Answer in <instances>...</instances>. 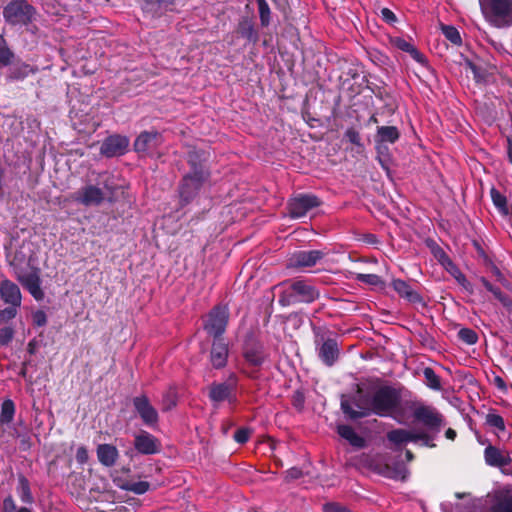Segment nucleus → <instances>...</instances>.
I'll return each instance as SVG.
<instances>
[{
	"mask_svg": "<svg viewBox=\"0 0 512 512\" xmlns=\"http://www.w3.org/2000/svg\"><path fill=\"white\" fill-rule=\"evenodd\" d=\"M399 131L395 126H380L377 129V150L382 154V150L386 149L384 143H395L399 139Z\"/></svg>",
	"mask_w": 512,
	"mask_h": 512,
	"instance_id": "obj_20",
	"label": "nucleus"
},
{
	"mask_svg": "<svg viewBox=\"0 0 512 512\" xmlns=\"http://www.w3.org/2000/svg\"><path fill=\"white\" fill-rule=\"evenodd\" d=\"M414 416L430 429H438L442 424L441 415L431 407H419L415 410Z\"/></svg>",
	"mask_w": 512,
	"mask_h": 512,
	"instance_id": "obj_16",
	"label": "nucleus"
},
{
	"mask_svg": "<svg viewBox=\"0 0 512 512\" xmlns=\"http://www.w3.org/2000/svg\"><path fill=\"white\" fill-rule=\"evenodd\" d=\"M470 67H471V70H472L474 76L477 77L476 67L471 64H470Z\"/></svg>",
	"mask_w": 512,
	"mask_h": 512,
	"instance_id": "obj_60",
	"label": "nucleus"
},
{
	"mask_svg": "<svg viewBox=\"0 0 512 512\" xmlns=\"http://www.w3.org/2000/svg\"><path fill=\"white\" fill-rule=\"evenodd\" d=\"M337 432L343 439L347 440L352 446L356 448L364 447V438L359 436L351 426L338 425Z\"/></svg>",
	"mask_w": 512,
	"mask_h": 512,
	"instance_id": "obj_23",
	"label": "nucleus"
},
{
	"mask_svg": "<svg viewBox=\"0 0 512 512\" xmlns=\"http://www.w3.org/2000/svg\"><path fill=\"white\" fill-rule=\"evenodd\" d=\"M13 58V53L4 45H0V63L3 65L10 64Z\"/></svg>",
	"mask_w": 512,
	"mask_h": 512,
	"instance_id": "obj_43",
	"label": "nucleus"
},
{
	"mask_svg": "<svg viewBox=\"0 0 512 512\" xmlns=\"http://www.w3.org/2000/svg\"><path fill=\"white\" fill-rule=\"evenodd\" d=\"M323 252L319 250L298 251L290 258L291 267H312L323 258Z\"/></svg>",
	"mask_w": 512,
	"mask_h": 512,
	"instance_id": "obj_15",
	"label": "nucleus"
},
{
	"mask_svg": "<svg viewBox=\"0 0 512 512\" xmlns=\"http://www.w3.org/2000/svg\"><path fill=\"white\" fill-rule=\"evenodd\" d=\"M301 474V470L295 467L287 471V477L291 479H297L301 476Z\"/></svg>",
	"mask_w": 512,
	"mask_h": 512,
	"instance_id": "obj_53",
	"label": "nucleus"
},
{
	"mask_svg": "<svg viewBox=\"0 0 512 512\" xmlns=\"http://www.w3.org/2000/svg\"><path fill=\"white\" fill-rule=\"evenodd\" d=\"M259 6V15L262 25L267 26L270 20V9L265 0H257Z\"/></svg>",
	"mask_w": 512,
	"mask_h": 512,
	"instance_id": "obj_39",
	"label": "nucleus"
},
{
	"mask_svg": "<svg viewBox=\"0 0 512 512\" xmlns=\"http://www.w3.org/2000/svg\"><path fill=\"white\" fill-rule=\"evenodd\" d=\"M480 8L487 19L497 28L512 25V0H479Z\"/></svg>",
	"mask_w": 512,
	"mask_h": 512,
	"instance_id": "obj_4",
	"label": "nucleus"
},
{
	"mask_svg": "<svg viewBox=\"0 0 512 512\" xmlns=\"http://www.w3.org/2000/svg\"><path fill=\"white\" fill-rule=\"evenodd\" d=\"M507 156L508 160L512 165V138H507Z\"/></svg>",
	"mask_w": 512,
	"mask_h": 512,
	"instance_id": "obj_54",
	"label": "nucleus"
},
{
	"mask_svg": "<svg viewBox=\"0 0 512 512\" xmlns=\"http://www.w3.org/2000/svg\"><path fill=\"white\" fill-rule=\"evenodd\" d=\"M492 201L496 208L503 214L508 213L506 197L497 189L492 188L490 191Z\"/></svg>",
	"mask_w": 512,
	"mask_h": 512,
	"instance_id": "obj_32",
	"label": "nucleus"
},
{
	"mask_svg": "<svg viewBox=\"0 0 512 512\" xmlns=\"http://www.w3.org/2000/svg\"><path fill=\"white\" fill-rule=\"evenodd\" d=\"M391 43L393 44V46L407 53H410L414 47V45L410 41H407L406 39L401 37L393 38L391 40Z\"/></svg>",
	"mask_w": 512,
	"mask_h": 512,
	"instance_id": "obj_40",
	"label": "nucleus"
},
{
	"mask_svg": "<svg viewBox=\"0 0 512 512\" xmlns=\"http://www.w3.org/2000/svg\"><path fill=\"white\" fill-rule=\"evenodd\" d=\"M5 20L13 25H27L32 22L35 9L26 0H13L4 8Z\"/></svg>",
	"mask_w": 512,
	"mask_h": 512,
	"instance_id": "obj_5",
	"label": "nucleus"
},
{
	"mask_svg": "<svg viewBox=\"0 0 512 512\" xmlns=\"http://www.w3.org/2000/svg\"><path fill=\"white\" fill-rule=\"evenodd\" d=\"M228 346L222 341L214 342L211 349L210 360L214 368H223L227 363Z\"/></svg>",
	"mask_w": 512,
	"mask_h": 512,
	"instance_id": "obj_21",
	"label": "nucleus"
},
{
	"mask_svg": "<svg viewBox=\"0 0 512 512\" xmlns=\"http://www.w3.org/2000/svg\"><path fill=\"white\" fill-rule=\"evenodd\" d=\"M250 436V431L248 429H239L234 434V439L236 442L243 444L248 441Z\"/></svg>",
	"mask_w": 512,
	"mask_h": 512,
	"instance_id": "obj_45",
	"label": "nucleus"
},
{
	"mask_svg": "<svg viewBox=\"0 0 512 512\" xmlns=\"http://www.w3.org/2000/svg\"><path fill=\"white\" fill-rule=\"evenodd\" d=\"M371 121L376 122L377 120H376V118H375V117H372V118H371Z\"/></svg>",
	"mask_w": 512,
	"mask_h": 512,
	"instance_id": "obj_63",
	"label": "nucleus"
},
{
	"mask_svg": "<svg viewBox=\"0 0 512 512\" xmlns=\"http://www.w3.org/2000/svg\"><path fill=\"white\" fill-rule=\"evenodd\" d=\"M345 137L352 143V144H355V145H358L360 146L361 145V138H360V135L359 133L353 129V128H350L348 129L346 132H345Z\"/></svg>",
	"mask_w": 512,
	"mask_h": 512,
	"instance_id": "obj_44",
	"label": "nucleus"
},
{
	"mask_svg": "<svg viewBox=\"0 0 512 512\" xmlns=\"http://www.w3.org/2000/svg\"><path fill=\"white\" fill-rule=\"evenodd\" d=\"M135 410L142 421L148 426H154L158 422V413L146 396L136 397L133 400Z\"/></svg>",
	"mask_w": 512,
	"mask_h": 512,
	"instance_id": "obj_11",
	"label": "nucleus"
},
{
	"mask_svg": "<svg viewBox=\"0 0 512 512\" xmlns=\"http://www.w3.org/2000/svg\"><path fill=\"white\" fill-rule=\"evenodd\" d=\"M381 16L388 23H393L396 21L395 14L388 8H383L381 10Z\"/></svg>",
	"mask_w": 512,
	"mask_h": 512,
	"instance_id": "obj_51",
	"label": "nucleus"
},
{
	"mask_svg": "<svg viewBox=\"0 0 512 512\" xmlns=\"http://www.w3.org/2000/svg\"><path fill=\"white\" fill-rule=\"evenodd\" d=\"M492 512H512V497L500 499L493 507Z\"/></svg>",
	"mask_w": 512,
	"mask_h": 512,
	"instance_id": "obj_37",
	"label": "nucleus"
},
{
	"mask_svg": "<svg viewBox=\"0 0 512 512\" xmlns=\"http://www.w3.org/2000/svg\"><path fill=\"white\" fill-rule=\"evenodd\" d=\"M323 512H351L346 507L337 503H328L323 507Z\"/></svg>",
	"mask_w": 512,
	"mask_h": 512,
	"instance_id": "obj_46",
	"label": "nucleus"
},
{
	"mask_svg": "<svg viewBox=\"0 0 512 512\" xmlns=\"http://www.w3.org/2000/svg\"><path fill=\"white\" fill-rule=\"evenodd\" d=\"M406 457H407L408 460H411L412 457H413L412 453L409 450L406 451Z\"/></svg>",
	"mask_w": 512,
	"mask_h": 512,
	"instance_id": "obj_59",
	"label": "nucleus"
},
{
	"mask_svg": "<svg viewBox=\"0 0 512 512\" xmlns=\"http://www.w3.org/2000/svg\"><path fill=\"white\" fill-rule=\"evenodd\" d=\"M17 279L36 300L43 299L44 293L40 286L41 280L38 270L30 269L28 271L18 272Z\"/></svg>",
	"mask_w": 512,
	"mask_h": 512,
	"instance_id": "obj_9",
	"label": "nucleus"
},
{
	"mask_svg": "<svg viewBox=\"0 0 512 512\" xmlns=\"http://www.w3.org/2000/svg\"><path fill=\"white\" fill-rule=\"evenodd\" d=\"M459 338L469 345L475 344L478 340L476 332L469 328L461 329L459 331Z\"/></svg>",
	"mask_w": 512,
	"mask_h": 512,
	"instance_id": "obj_38",
	"label": "nucleus"
},
{
	"mask_svg": "<svg viewBox=\"0 0 512 512\" xmlns=\"http://www.w3.org/2000/svg\"><path fill=\"white\" fill-rule=\"evenodd\" d=\"M445 435H446V437H447L448 439H450V440H454V439H455V437H456V432H455V430H453V429L449 428V429L446 431Z\"/></svg>",
	"mask_w": 512,
	"mask_h": 512,
	"instance_id": "obj_55",
	"label": "nucleus"
},
{
	"mask_svg": "<svg viewBox=\"0 0 512 512\" xmlns=\"http://www.w3.org/2000/svg\"><path fill=\"white\" fill-rule=\"evenodd\" d=\"M456 497L461 498V497H462V494L457 493V494H456Z\"/></svg>",
	"mask_w": 512,
	"mask_h": 512,
	"instance_id": "obj_62",
	"label": "nucleus"
},
{
	"mask_svg": "<svg viewBox=\"0 0 512 512\" xmlns=\"http://www.w3.org/2000/svg\"><path fill=\"white\" fill-rule=\"evenodd\" d=\"M483 286L490 291L496 299H498L505 307L512 306L511 300L504 295L501 290L497 287H494L489 281H487L485 278L480 279Z\"/></svg>",
	"mask_w": 512,
	"mask_h": 512,
	"instance_id": "obj_29",
	"label": "nucleus"
},
{
	"mask_svg": "<svg viewBox=\"0 0 512 512\" xmlns=\"http://www.w3.org/2000/svg\"><path fill=\"white\" fill-rule=\"evenodd\" d=\"M129 146V139L121 135L108 137L101 146V154L106 157H115L125 154Z\"/></svg>",
	"mask_w": 512,
	"mask_h": 512,
	"instance_id": "obj_10",
	"label": "nucleus"
},
{
	"mask_svg": "<svg viewBox=\"0 0 512 512\" xmlns=\"http://www.w3.org/2000/svg\"><path fill=\"white\" fill-rule=\"evenodd\" d=\"M115 189L113 176L109 173H102L99 174L95 184H85L71 195V199L86 207L99 206L105 200L112 199Z\"/></svg>",
	"mask_w": 512,
	"mask_h": 512,
	"instance_id": "obj_2",
	"label": "nucleus"
},
{
	"mask_svg": "<svg viewBox=\"0 0 512 512\" xmlns=\"http://www.w3.org/2000/svg\"><path fill=\"white\" fill-rule=\"evenodd\" d=\"M163 404L165 410H169L174 407L176 405L174 395L172 393H168L163 400Z\"/></svg>",
	"mask_w": 512,
	"mask_h": 512,
	"instance_id": "obj_52",
	"label": "nucleus"
},
{
	"mask_svg": "<svg viewBox=\"0 0 512 512\" xmlns=\"http://www.w3.org/2000/svg\"><path fill=\"white\" fill-rule=\"evenodd\" d=\"M356 279L371 286H383V280L376 274H357Z\"/></svg>",
	"mask_w": 512,
	"mask_h": 512,
	"instance_id": "obj_36",
	"label": "nucleus"
},
{
	"mask_svg": "<svg viewBox=\"0 0 512 512\" xmlns=\"http://www.w3.org/2000/svg\"><path fill=\"white\" fill-rule=\"evenodd\" d=\"M318 356L327 366H332L339 356L338 343L334 339L325 340L318 347Z\"/></svg>",
	"mask_w": 512,
	"mask_h": 512,
	"instance_id": "obj_18",
	"label": "nucleus"
},
{
	"mask_svg": "<svg viewBox=\"0 0 512 512\" xmlns=\"http://www.w3.org/2000/svg\"><path fill=\"white\" fill-rule=\"evenodd\" d=\"M244 357L250 364L258 366L263 363L265 355L260 345H254L245 349Z\"/></svg>",
	"mask_w": 512,
	"mask_h": 512,
	"instance_id": "obj_26",
	"label": "nucleus"
},
{
	"mask_svg": "<svg viewBox=\"0 0 512 512\" xmlns=\"http://www.w3.org/2000/svg\"><path fill=\"white\" fill-rule=\"evenodd\" d=\"M15 413L14 403L11 400H5L1 406L0 420L3 423L12 421Z\"/></svg>",
	"mask_w": 512,
	"mask_h": 512,
	"instance_id": "obj_33",
	"label": "nucleus"
},
{
	"mask_svg": "<svg viewBox=\"0 0 512 512\" xmlns=\"http://www.w3.org/2000/svg\"><path fill=\"white\" fill-rule=\"evenodd\" d=\"M454 277L465 289L472 291L470 282L460 271L456 270L454 273Z\"/></svg>",
	"mask_w": 512,
	"mask_h": 512,
	"instance_id": "obj_49",
	"label": "nucleus"
},
{
	"mask_svg": "<svg viewBox=\"0 0 512 512\" xmlns=\"http://www.w3.org/2000/svg\"><path fill=\"white\" fill-rule=\"evenodd\" d=\"M379 161H380V163H381L382 167L386 168V167H385V165H384V161L382 160V158H379Z\"/></svg>",
	"mask_w": 512,
	"mask_h": 512,
	"instance_id": "obj_61",
	"label": "nucleus"
},
{
	"mask_svg": "<svg viewBox=\"0 0 512 512\" xmlns=\"http://www.w3.org/2000/svg\"><path fill=\"white\" fill-rule=\"evenodd\" d=\"M88 451L85 447L81 446L76 451V460L79 464H85L88 461Z\"/></svg>",
	"mask_w": 512,
	"mask_h": 512,
	"instance_id": "obj_48",
	"label": "nucleus"
},
{
	"mask_svg": "<svg viewBox=\"0 0 512 512\" xmlns=\"http://www.w3.org/2000/svg\"><path fill=\"white\" fill-rule=\"evenodd\" d=\"M320 205L319 199L311 194H300L289 202V214L292 218H301Z\"/></svg>",
	"mask_w": 512,
	"mask_h": 512,
	"instance_id": "obj_8",
	"label": "nucleus"
},
{
	"mask_svg": "<svg viewBox=\"0 0 512 512\" xmlns=\"http://www.w3.org/2000/svg\"><path fill=\"white\" fill-rule=\"evenodd\" d=\"M484 458L486 464L493 467H504L511 463V459L508 455L492 445L485 448Z\"/></svg>",
	"mask_w": 512,
	"mask_h": 512,
	"instance_id": "obj_19",
	"label": "nucleus"
},
{
	"mask_svg": "<svg viewBox=\"0 0 512 512\" xmlns=\"http://www.w3.org/2000/svg\"><path fill=\"white\" fill-rule=\"evenodd\" d=\"M411 57L418 62L419 64H426L425 56L414 46L411 52L409 53Z\"/></svg>",
	"mask_w": 512,
	"mask_h": 512,
	"instance_id": "obj_50",
	"label": "nucleus"
},
{
	"mask_svg": "<svg viewBox=\"0 0 512 512\" xmlns=\"http://www.w3.org/2000/svg\"><path fill=\"white\" fill-rule=\"evenodd\" d=\"M387 439L395 445L417 442L419 440L424 441L427 445L429 440L426 434H419L405 429H395L388 432Z\"/></svg>",
	"mask_w": 512,
	"mask_h": 512,
	"instance_id": "obj_14",
	"label": "nucleus"
},
{
	"mask_svg": "<svg viewBox=\"0 0 512 512\" xmlns=\"http://www.w3.org/2000/svg\"><path fill=\"white\" fill-rule=\"evenodd\" d=\"M14 331L10 327L0 329V345H7L13 338Z\"/></svg>",
	"mask_w": 512,
	"mask_h": 512,
	"instance_id": "obj_42",
	"label": "nucleus"
},
{
	"mask_svg": "<svg viewBox=\"0 0 512 512\" xmlns=\"http://www.w3.org/2000/svg\"><path fill=\"white\" fill-rule=\"evenodd\" d=\"M96 452L99 462L106 467L113 466L119 457L117 448L110 444H100Z\"/></svg>",
	"mask_w": 512,
	"mask_h": 512,
	"instance_id": "obj_22",
	"label": "nucleus"
},
{
	"mask_svg": "<svg viewBox=\"0 0 512 512\" xmlns=\"http://www.w3.org/2000/svg\"><path fill=\"white\" fill-rule=\"evenodd\" d=\"M17 492L23 502H33L29 481L24 476H20L18 479Z\"/></svg>",
	"mask_w": 512,
	"mask_h": 512,
	"instance_id": "obj_27",
	"label": "nucleus"
},
{
	"mask_svg": "<svg viewBox=\"0 0 512 512\" xmlns=\"http://www.w3.org/2000/svg\"><path fill=\"white\" fill-rule=\"evenodd\" d=\"M0 295L2 300L14 307H18L21 304V292L19 287L9 281L4 280L0 284Z\"/></svg>",
	"mask_w": 512,
	"mask_h": 512,
	"instance_id": "obj_17",
	"label": "nucleus"
},
{
	"mask_svg": "<svg viewBox=\"0 0 512 512\" xmlns=\"http://www.w3.org/2000/svg\"><path fill=\"white\" fill-rule=\"evenodd\" d=\"M423 375L425 378L426 385L433 389V390H440L441 389V382L439 376L435 373V371L430 368L426 367L423 370Z\"/></svg>",
	"mask_w": 512,
	"mask_h": 512,
	"instance_id": "obj_30",
	"label": "nucleus"
},
{
	"mask_svg": "<svg viewBox=\"0 0 512 512\" xmlns=\"http://www.w3.org/2000/svg\"><path fill=\"white\" fill-rule=\"evenodd\" d=\"M202 155L196 152L189 154L191 171L184 176L180 186V198L184 203H189L198 194L201 187L208 180L209 173L202 165Z\"/></svg>",
	"mask_w": 512,
	"mask_h": 512,
	"instance_id": "obj_3",
	"label": "nucleus"
},
{
	"mask_svg": "<svg viewBox=\"0 0 512 512\" xmlns=\"http://www.w3.org/2000/svg\"><path fill=\"white\" fill-rule=\"evenodd\" d=\"M486 424L490 427L495 428L498 431H505V422L502 416L494 412H490L486 415Z\"/></svg>",
	"mask_w": 512,
	"mask_h": 512,
	"instance_id": "obj_34",
	"label": "nucleus"
},
{
	"mask_svg": "<svg viewBox=\"0 0 512 512\" xmlns=\"http://www.w3.org/2000/svg\"><path fill=\"white\" fill-rule=\"evenodd\" d=\"M121 487L127 491L141 495L149 490L150 484L146 481H127Z\"/></svg>",
	"mask_w": 512,
	"mask_h": 512,
	"instance_id": "obj_31",
	"label": "nucleus"
},
{
	"mask_svg": "<svg viewBox=\"0 0 512 512\" xmlns=\"http://www.w3.org/2000/svg\"><path fill=\"white\" fill-rule=\"evenodd\" d=\"M157 2L164 7H168L174 3V0H157Z\"/></svg>",
	"mask_w": 512,
	"mask_h": 512,
	"instance_id": "obj_56",
	"label": "nucleus"
},
{
	"mask_svg": "<svg viewBox=\"0 0 512 512\" xmlns=\"http://www.w3.org/2000/svg\"><path fill=\"white\" fill-rule=\"evenodd\" d=\"M495 382H496V385L498 386V388H500V389L505 388V383L500 377H496Z\"/></svg>",
	"mask_w": 512,
	"mask_h": 512,
	"instance_id": "obj_58",
	"label": "nucleus"
},
{
	"mask_svg": "<svg viewBox=\"0 0 512 512\" xmlns=\"http://www.w3.org/2000/svg\"><path fill=\"white\" fill-rule=\"evenodd\" d=\"M35 70L26 63H16L10 68V77L13 79H23Z\"/></svg>",
	"mask_w": 512,
	"mask_h": 512,
	"instance_id": "obj_28",
	"label": "nucleus"
},
{
	"mask_svg": "<svg viewBox=\"0 0 512 512\" xmlns=\"http://www.w3.org/2000/svg\"><path fill=\"white\" fill-rule=\"evenodd\" d=\"M228 309L223 306L214 307L207 316L204 329L209 335L218 337L222 335L228 323Z\"/></svg>",
	"mask_w": 512,
	"mask_h": 512,
	"instance_id": "obj_7",
	"label": "nucleus"
},
{
	"mask_svg": "<svg viewBox=\"0 0 512 512\" xmlns=\"http://www.w3.org/2000/svg\"><path fill=\"white\" fill-rule=\"evenodd\" d=\"M4 312L7 313L9 317H14L16 314V307L13 306L9 309H6Z\"/></svg>",
	"mask_w": 512,
	"mask_h": 512,
	"instance_id": "obj_57",
	"label": "nucleus"
},
{
	"mask_svg": "<svg viewBox=\"0 0 512 512\" xmlns=\"http://www.w3.org/2000/svg\"><path fill=\"white\" fill-rule=\"evenodd\" d=\"M134 446L139 453L145 455L155 454L160 450L158 439L146 431L135 435Z\"/></svg>",
	"mask_w": 512,
	"mask_h": 512,
	"instance_id": "obj_13",
	"label": "nucleus"
},
{
	"mask_svg": "<svg viewBox=\"0 0 512 512\" xmlns=\"http://www.w3.org/2000/svg\"><path fill=\"white\" fill-rule=\"evenodd\" d=\"M162 142V135L157 131H145L136 138L134 147L137 152L152 153Z\"/></svg>",
	"mask_w": 512,
	"mask_h": 512,
	"instance_id": "obj_12",
	"label": "nucleus"
},
{
	"mask_svg": "<svg viewBox=\"0 0 512 512\" xmlns=\"http://www.w3.org/2000/svg\"><path fill=\"white\" fill-rule=\"evenodd\" d=\"M209 395L215 403L228 400L231 397V386L226 383L214 384L210 389Z\"/></svg>",
	"mask_w": 512,
	"mask_h": 512,
	"instance_id": "obj_24",
	"label": "nucleus"
},
{
	"mask_svg": "<svg viewBox=\"0 0 512 512\" xmlns=\"http://www.w3.org/2000/svg\"><path fill=\"white\" fill-rule=\"evenodd\" d=\"M441 30H442V33L444 34V36L452 43V44H455V45H460L461 44V36H460V33L459 31L453 27V26H449V25H443L441 27Z\"/></svg>",
	"mask_w": 512,
	"mask_h": 512,
	"instance_id": "obj_35",
	"label": "nucleus"
},
{
	"mask_svg": "<svg viewBox=\"0 0 512 512\" xmlns=\"http://www.w3.org/2000/svg\"><path fill=\"white\" fill-rule=\"evenodd\" d=\"M46 322H47V317H46L45 312L38 310L33 313V323L36 326H38V327L44 326L46 324Z\"/></svg>",
	"mask_w": 512,
	"mask_h": 512,
	"instance_id": "obj_47",
	"label": "nucleus"
},
{
	"mask_svg": "<svg viewBox=\"0 0 512 512\" xmlns=\"http://www.w3.org/2000/svg\"><path fill=\"white\" fill-rule=\"evenodd\" d=\"M318 291L304 281H295L284 292L280 302L283 305H289L297 302L310 303L317 299Z\"/></svg>",
	"mask_w": 512,
	"mask_h": 512,
	"instance_id": "obj_6",
	"label": "nucleus"
},
{
	"mask_svg": "<svg viewBox=\"0 0 512 512\" xmlns=\"http://www.w3.org/2000/svg\"><path fill=\"white\" fill-rule=\"evenodd\" d=\"M392 286L401 297H404L409 301H415L418 299V294L411 288V286L407 282L401 279H395L392 282Z\"/></svg>",
	"mask_w": 512,
	"mask_h": 512,
	"instance_id": "obj_25",
	"label": "nucleus"
},
{
	"mask_svg": "<svg viewBox=\"0 0 512 512\" xmlns=\"http://www.w3.org/2000/svg\"><path fill=\"white\" fill-rule=\"evenodd\" d=\"M4 512H31L28 508L22 507L17 508L14 500L11 497H8L3 502Z\"/></svg>",
	"mask_w": 512,
	"mask_h": 512,
	"instance_id": "obj_41",
	"label": "nucleus"
},
{
	"mask_svg": "<svg viewBox=\"0 0 512 512\" xmlns=\"http://www.w3.org/2000/svg\"><path fill=\"white\" fill-rule=\"evenodd\" d=\"M400 406V395L392 387L383 386L369 395H362L358 390L353 399L342 397L341 409L352 420L364 418L372 414L380 417L391 416Z\"/></svg>",
	"mask_w": 512,
	"mask_h": 512,
	"instance_id": "obj_1",
	"label": "nucleus"
}]
</instances>
